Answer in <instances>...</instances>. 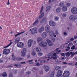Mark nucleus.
<instances>
[{"label":"nucleus","mask_w":77,"mask_h":77,"mask_svg":"<svg viewBox=\"0 0 77 77\" xmlns=\"http://www.w3.org/2000/svg\"><path fill=\"white\" fill-rule=\"evenodd\" d=\"M40 75H42V74H43V71L41 70L40 71Z\"/></svg>","instance_id":"50"},{"label":"nucleus","mask_w":77,"mask_h":77,"mask_svg":"<svg viewBox=\"0 0 77 77\" xmlns=\"http://www.w3.org/2000/svg\"><path fill=\"white\" fill-rule=\"evenodd\" d=\"M77 17L73 15H71L70 16L69 19L72 21H75L77 20Z\"/></svg>","instance_id":"5"},{"label":"nucleus","mask_w":77,"mask_h":77,"mask_svg":"<svg viewBox=\"0 0 77 77\" xmlns=\"http://www.w3.org/2000/svg\"><path fill=\"white\" fill-rule=\"evenodd\" d=\"M21 56L22 57H26V52H21Z\"/></svg>","instance_id":"26"},{"label":"nucleus","mask_w":77,"mask_h":77,"mask_svg":"<svg viewBox=\"0 0 77 77\" xmlns=\"http://www.w3.org/2000/svg\"><path fill=\"white\" fill-rule=\"evenodd\" d=\"M52 58H53V59H54V60H55L56 59V57H54V56H53V57H52Z\"/></svg>","instance_id":"62"},{"label":"nucleus","mask_w":77,"mask_h":77,"mask_svg":"<svg viewBox=\"0 0 77 77\" xmlns=\"http://www.w3.org/2000/svg\"><path fill=\"white\" fill-rule=\"evenodd\" d=\"M37 41L38 42L41 41H42V38L40 37L38 38H37Z\"/></svg>","instance_id":"32"},{"label":"nucleus","mask_w":77,"mask_h":77,"mask_svg":"<svg viewBox=\"0 0 77 77\" xmlns=\"http://www.w3.org/2000/svg\"><path fill=\"white\" fill-rule=\"evenodd\" d=\"M20 41V38L18 37L15 40V41L14 42L15 44H17V43H18V42Z\"/></svg>","instance_id":"18"},{"label":"nucleus","mask_w":77,"mask_h":77,"mask_svg":"<svg viewBox=\"0 0 77 77\" xmlns=\"http://www.w3.org/2000/svg\"><path fill=\"white\" fill-rule=\"evenodd\" d=\"M12 59L13 60H17V58L15 56L12 57Z\"/></svg>","instance_id":"35"},{"label":"nucleus","mask_w":77,"mask_h":77,"mask_svg":"<svg viewBox=\"0 0 77 77\" xmlns=\"http://www.w3.org/2000/svg\"><path fill=\"white\" fill-rule=\"evenodd\" d=\"M70 40L71 41H74V38L72 37L71 38V39H70Z\"/></svg>","instance_id":"54"},{"label":"nucleus","mask_w":77,"mask_h":77,"mask_svg":"<svg viewBox=\"0 0 77 77\" xmlns=\"http://www.w3.org/2000/svg\"><path fill=\"white\" fill-rule=\"evenodd\" d=\"M40 62H41V63H44L45 62L44 60H42L40 61Z\"/></svg>","instance_id":"51"},{"label":"nucleus","mask_w":77,"mask_h":77,"mask_svg":"<svg viewBox=\"0 0 77 77\" xmlns=\"http://www.w3.org/2000/svg\"><path fill=\"white\" fill-rule=\"evenodd\" d=\"M54 18H55V21H57L59 19V18L58 17H54Z\"/></svg>","instance_id":"40"},{"label":"nucleus","mask_w":77,"mask_h":77,"mask_svg":"<svg viewBox=\"0 0 77 77\" xmlns=\"http://www.w3.org/2000/svg\"><path fill=\"white\" fill-rule=\"evenodd\" d=\"M61 8H60V7H58L57 8V9H56V12H57V13H59V12H60V11H61Z\"/></svg>","instance_id":"17"},{"label":"nucleus","mask_w":77,"mask_h":77,"mask_svg":"<svg viewBox=\"0 0 77 77\" xmlns=\"http://www.w3.org/2000/svg\"><path fill=\"white\" fill-rule=\"evenodd\" d=\"M7 75L6 72H4L2 74V76L3 77H7Z\"/></svg>","instance_id":"20"},{"label":"nucleus","mask_w":77,"mask_h":77,"mask_svg":"<svg viewBox=\"0 0 77 77\" xmlns=\"http://www.w3.org/2000/svg\"><path fill=\"white\" fill-rule=\"evenodd\" d=\"M31 33L32 35H35V33H37V31H38V28H37L34 27L32 28V29H30L29 30V32L31 31Z\"/></svg>","instance_id":"1"},{"label":"nucleus","mask_w":77,"mask_h":77,"mask_svg":"<svg viewBox=\"0 0 77 77\" xmlns=\"http://www.w3.org/2000/svg\"><path fill=\"white\" fill-rule=\"evenodd\" d=\"M36 50L37 52H40V51H41V48H37Z\"/></svg>","instance_id":"29"},{"label":"nucleus","mask_w":77,"mask_h":77,"mask_svg":"<svg viewBox=\"0 0 77 77\" xmlns=\"http://www.w3.org/2000/svg\"><path fill=\"white\" fill-rule=\"evenodd\" d=\"M9 77H13L12 75V73H10L9 74Z\"/></svg>","instance_id":"48"},{"label":"nucleus","mask_w":77,"mask_h":77,"mask_svg":"<svg viewBox=\"0 0 77 77\" xmlns=\"http://www.w3.org/2000/svg\"><path fill=\"white\" fill-rule=\"evenodd\" d=\"M31 54L32 56H35L36 54V52L35 51H33L32 52Z\"/></svg>","instance_id":"37"},{"label":"nucleus","mask_w":77,"mask_h":77,"mask_svg":"<svg viewBox=\"0 0 77 77\" xmlns=\"http://www.w3.org/2000/svg\"><path fill=\"white\" fill-rule=\"evenodd\" d=\"M55 34L56 35H58L59 34V32H58V31L57 30L55 31Z\"/></svg>","instance_id":"58"},{"label":"nucleus","mask_w":77,"mask_h":77,"mask_svg":"<svg viewBox=\"0 0 77 77\" xmlns=\"http://www.w3.org/2000/svg\"><path fill=\"white\" fill-rule=\"evenodd\" d=\"M59 68H60V67L58 66H57L55 68V69L56 71H57V70L59 69Z\"/></svg>","instance_id":"44"},{"label":"nucleus","mask_w":77,"mask_h":77,"mask_svg":"<svg viewBox=\"0 0 77 77\" xmlns=\"http://www.w3.org/2000/svg\"><path fill=\"white\" fill-rule=\"evenodd\" d=\"M44 8V6H42L41 8L40 12V14H41V13H42V11H43V8Z\"/></svg>","instance_id":"41"},{"label":"nucleus","mask_w":77,"mask_h":77,"mask_svg":"<svg viewBox=\"0 0 77 77\" xmlns=\"http://www.w3.org/2000/svg\"><path fill=\"white\" fill-rule=\"evenodd\" d=\"M50 9H51V7H50V6H48L46 8V12L49 11L50 10Z\"/></svg>","instance_id":"21"},{"label":"nucleus","mask_w":77,"mask_h":77,"mask_svg":"<svg viewBox=\"0 0 77 77\" xmlns=\"http://www.w3.org/2000/svg\"><path fill=\"white\" fill-rule=\"evenodd\" d=\"M63 75L64 76V77H69V72L68 71H65L63 74Z\"/></svg>","instance_id":"9"},{"label":"nucleus","mask_w":77,"mask_h":77,"mask_svg":"<svg viewBox=\"0 0 77 77\" xmlns=\"http://www.w3.org/2000/svg\"><path fill=\"white\" fill-rule=\"evenodd\" d=\"M70 54L71 55V57H73L74 55H75V54L74 52H70Z\"/></svg>","instance_id":"30"},{"label":"nucleus","mask_w":77,"mask_h":77,"mask_svg":"<svg viewBox=\"0 0 77 77\" xmlns=\"http://www.w3.org/2000/svg\"><path fill=\"white\" fill-rule=\"evenodd\" d=\"M66 6H70V4L69 3H67L66 5Z\"/></svg>","instance_id":"55"},{"label":"nucleus","mask_w":77,"mask_h":77,"mask_svg":"<svg viewBox=\"0 0 77 77\" xmlns=\"http://www.w3.org/2000/svg\"><path fill=\"white\" fill-rule=\"evenodd\" d=\"M53 53H54V51H52L51 53L48 54L47 55V56H48V57H46V58H48L49 59H52V57L53 56Z\"/></svg>","instance_id":"6"},{"label":"nucleus","mask_w":77,"mask_h":77,"mask_svg":"<svg viewBox=\"0 0 77 77\" xmlns=\"http://www.w3.org/2000/svg\"><path fill=\"white\" fill-rule=\"evenodd\" d=\"M17 63V64H15L14 65V66H16V67H17V66H18V63Z\"/></svg>","instance_id":"45"},{"label":"nucleus","mask_w":77,"mask_h":77,"mask_svg":"<svg viewBox=\"0 0 77 77\" xmlns=\"http://www.w3.org/2000/svg\"><path fill=\"white\" fill-rule=\"evenodd\" d=\"M51 40L53 42H55L56 41V39L55 38H51Z\"/></svg>","instance_id":"43"},{"label":"nucleus","mask_w":77,"mask_h":77,"mask_svg":"<svg viewBox=\"0 0 77 77\" xmlns=\"http://www.w3.org/2000/svg\"><path fill=\"white\" fill-rule=\"evenodd\" d=\"M24 46V44L21 42H18L17 45V47H19V48H23Z\"/></svg>","instance_id":"4"},{"label":"nucleus","mask_w":77,"mask_h":77,"mask_svg":"<svg viewBox=\"0 0 77 77\" xmlns=\"http://www.w3.org/2000/svg\"><path fill=\"white\" fill-rule=\"evenodd\" d=\"M39 23V20L38 19L37 20L35 21L33 23V26H35L37 25Z\"/></svg>","instance_id":"19"},{"label":"nucleus","mask_w":77,"mask_h":77,"mask_svg":"<svg viewBox=\"0 0 77 77\" xmlns=\"http://www.w3.org/2000/svg\"><path fill=\"white\" fill-rule=\"evenodd\" d=\"M12 44V42H11L8 45H7L5 47V48H7V47H9L11 45V44Z\"/></svg>","instance_id":"39"},{"label":"nucleus","mask_w":77,"mask_h":77,"mask_svg":"<svg viewBox=\"0 0 77 77\" xmlns=\"http://www.w3.org/2000/svg\"><path fill=\"white\" fill-rule=\"evenodd\" d=\"M20 63L22 64H25L26 63V62H21Z\"/></svg>","instance_id":"61"},{"label":"nucleus","mask_w":77,"mask_h":77,"mask_svg":"<svg viewBox=\"0 0 77 77\" xmlns=\"http://www.w3.org/2000/svg\"><path fill=\"white\" fill-rule=\"evenodd\" d=\"M49 24L50 26L54 27L56 26V23L52 20H50L49 22Z\"/></svg>","instance_id":"7"},{"label":"nucleus","mask_w":77,"mask_h":77,"mask_svg":"<svg viewBox=\"0 0 77 77\" xmlns=\"http://www.w3.org/2000/svg\"><path fill=\"white\" fill-rule=\"evenodd\" d=\"M18 66L19 65V66L20 67H21V66H21V63H18Z\"/></svg>","instance_id":"60"},{"label":"nucleus","mask_w":77,"mask_h":77,"mask_svg":"<svg viewBox=\"0 0 77 77\" xmlns=\"http://www.w3.org/2000/svg\"><path fill=\"white\" fill-rule=\"evenodd\" d=\"M27 51V50L26 48H23V51H21L22 52H24V53H26Z\"/></svg>","instance_id":"36"},{"label":"nucleus","mask_w":77,"mask_h":77,"mask_svg":"<svg viewBox=\"0 0 77 77\" xmlns=\"http://www.w3.org/2000/svg\"><path fill=\"white\" fill-rule=\"evenodd\" d=\"M10 53V50L8 49H4L3 53V54H5V55H8V54H9Z\"/></svg>","instance_id":"3"},{"label":"nucleus","mask_w":77,"mask_h":77,"mask_svg":"<svg viewBox=\"0 0 77 77\" xmlns=\"http://www.w3.org/2000/svg\"><path fill=\"white\" fill-rule=\"evenodd\" d=\"M33 61V60H29L28 62H29V64H33V62L32 61Z\"/></svg>","instance_id":"34"},{"label":"nucleus","mask_w":77,"mask_h":77,"mask_svg":"<svg viewBox=\"0 0 77 77\" xmlns=\"http://www.w3.org/2000/svg\"><path fill=\"white\" fill-rule=\"evenodd\" d=\"M38 54L39 56H42L43 54L42 53L39 52L38 53Z\"/></svg>","instance_id":"49"},{"label":"nucleus","mask_w":77,"mask_h":77,"mask_svg":"<svg viewBox=\"0 0 77 77\" xmlns=\"http://www.w3.org/2000/svg\"><path fill=\"white\" fill-rule=\"evenodd\" d=\"M62 9L63 11H67V7L66 6H64L63 7Z\"/></svg>","instance_id":"22"},{"label":"nucleus","mask_w":77,"mask_h":77,"mask_svg":"<svg viewBox=\"0 0 77 77\" xmlns=\"http://www.w3.org/2000/svg\"><path fill=\"white\" fill-rule=\"evenodd\" d=\"M50 29V26L48 25H47L45 27V29L46 30L47 32L48 33L49 32V30Z\"/></svg>","instance_id":"14"},{"label":"nucleus","mask_w":77,"mask_h":77,"mask_svg":"<svg viewBox=\"0 0 77 77\" xmlns=\"http://www.w3.org/2000/svg\"><path fill=\"white\" fill-rule=\"evenodd\" d=\"M7 67L8 68H9V67H11V68H12V67H13V66L12 65H10L8 66H7Z\"/></svg>","instance_id":"53"},{"label":"nucleus","mask_w":77,"mask_h":77,"mask_svg":"<svg viewBox=\"0 0 77 77\" xmlns=\"http://www.w3.org/2000/svg\"><path fill=\"white\" fill-rule=\"evenodd\" d=\"M44 22H45L43 20V19L41 20L40 21V23H43Z\"/></svg>","instance_id":"57"},{"label":"nucleus","mask_w":77,"mask_h":77,"mask_svg":"<svg viewBox=\"0 0 77 77\" xmlns=\"http://www.w3.org/2000/svg\"><path fill=\"white\" fill-rule=\"evenodd\" d=\"M49 35H50V36L53 37L54 36V32L52 31H51L49 32Z\"/></svg>","instance_id":"23"},{"label":"nucleus","mask_w":77,"mask_h":77,"mask_svg":"<svg viewBox=\"0 0 77 77\" xmlns=\"http://www.w3.org/2000/svg\"><path fill=\"white\" fill-rule=\"evenodd\" d=\"M47 42L49 46H52L53 45V43L50 40L47 39Z\"/></svg>","instance_id":"13"},{"label":"nucleus","mask_w":77,"mask_h":77,"mask_svg":"<svg viewBox=\"0 0 77 77\" xmlns=\"http://www.w3.org/2000/svg\"><path fill=\"white\" fill-rule=\"evenodd\" d=\"M42 20L45 22H46V21H47V18L46 17L43 18Z\"/></svg>","instance_id":"42"},{"label":"nucleus","mask_w":77,"mask_h":77,"mask_svg":"<svg viewBox=\"0 0 77 77\" xmlns=\"http://www.w3.org/2000/svg\"><path fill=\"white\" fill-rule=\"evenodd\" d=\"M59 5L60 7H63V6H65V4L63 2H61L60 3Z\"/></svg>","instance_id":"25"},{"label":"nucleus","mask_w":77,"mask_h":77,"mask_svg":"<svg viewBox=\"0 0 77 77\" xmlns=\"http://www.w3.org/2000/svg\"><path fill=\"white\" fill-rule=\"evenodd\" d=\"M71 49L72 50H76L77 48H75V45H73L72 46V47L71 48Z\"/></svg>","instance_id":"31"},{"label":"nucleus","mask_w":77,"mask_h":77,"mask_svg":"<svg viewBox=\"0 0 77 77\" xmlns=\"http://www.w3.org/2000/svg\"><path fill=\"white\" fill-rule=\"evenodd\" d=\"M71 12L73 14L75 15L77 14V8L75 7L72 8L71 9Z\"/></svg>","instance_id":"2"},{"label":"nucleus","mask_w":77,"mask_h":77,"mask_svg":"<svg viewBox=\"0 0 77 77\" xmlns=\"http://www.w3.org/2000/svg\"><path fill=\"white\" fill-rule=\"evenodd\" d=\"M23 60V58L21 57H19L17 58V60L18 61H20V60Z\"/></svg>","instance_id":"33"},{"label":"nucleus","mask_w":77,"mask_h":77,"mask_svg":"<svg viewBox=\"0 0 77 77\" xmlns=\"http://www.w3.org/2000/svg\"><path fill=\"white\" fill-rule=\"evenodd\" d=\"M31 72L29 71H28V72H26V73L27 74H31Z\"/></svg>","instance_id":"46"},{"label":"nucleus","mask_w":77,"mask_h":77,"mask_svg":"<svg viewBox=\"0 0 77 77\" xmlns=\"http://www.w3.org/2000/svg\"><path fill=\"white\" fill-rule=\"evenodd\" d=\"M39 45L41 47H47V43L45 42H42L39 44Z\"/></svg>","instance_id":"8"},{"label":"nucleus","mask_w":77,"mask_h":77,"mask_svg":"<svg viewBox=\"0 0 77 77\" xmlns=\"http://www.w3.org/2000/svg\"><path fill=\"white\" fill-rule=\"evenodd\" d=\"M43 68L46 72H48V71L50 70V67L48 66L44 65L43 66Z\"/></svg>","instance_id":"12"},{"label":"nucleus","mask_w":77,"mask_h":77,"mask_svg":"<svg viewBox=\"0 0 77 77\" xmlns=\"http://www.w3.org/2000/svg\"><path fill=\"white\" fill-rule=\"evenodd\" d=\"M30 57V55L29 54L27 56V58H29V57Z\"/></svg>","instance_id":"64"},{"label":"nucleus","mask_w":77,"mask_h":77,"mask_svg":"<svg viewBox=\"0 0 77 77\" xmlns=\"http://www.w3.org/2000/svg\"><path fill=\"white\" fill-rule=\"evenodd\" d=\"M44 13H42L41 15L39 16V18H42L44 17Z\"/></svg>","instance_id":"28"},{"label":"nucleus","mask_w":77,"mask_h":77,"mask_svg":"<svg viewBox=\"0 0 77 77\" xmlns=\"http://www.w3.org/2000/svg\"><path fill=\"white\" fill-rule=\"evenodd\" d=\"M61 55L62 56H64V57H65V53H62L61 54Z\"/></svg>","instance_id":"52"},{"label":"nucleus","mask_w":77,"mask_h":77,"mask_svg":"<svg viewBox=\"0 0 77 77\" xmlns=\"http://www.w3.org/2000/svg\"><path fill=\"white\" fill-rule=\"evenodd\" d=\"M54 73L52 72L51 74L50 77H54Z\"/></svg>","instance_id":"38"},{"label":"nucleus","mask_w":77,"mask_h":77,"mask_svg":"<svg viewBox=\"0 0 77 77\" xmlns=\"http://www.w3.org/2000/svg\"><path fill=\"white\" fill-rule=\"evenodd\" d=\"M25 32L23 31V32H21L20 33L19 32L18 33V34H16L15 35V37H17V36H18V35H21L23 33H24Z\"/></svg>","instance_id":"24"},{"label":"nucleus","mask_w":77,"mask_h":77,"mask_svg":"<svg viewBox=\"0 0 77 77\" xmlns=\"http://www.w3.org/2000/svg\"><path fill=\"white\" fill-rule=\"evenodd\" d=\"M66 56L67 57H69L70 56V52H68L65 53Z\"/></svg>","instance_id":"27"},{"label":"nucleus","mask_w":77,"mask_h":77,"mask_svg":"<svg viewBox=\"0 0 77 77\" xmlns=\"http://www.w3.org/2000/svg\"><path fill=\"white\" fill-rule=\"evenodd\" d=\"M62 75V72L61 70H59L58 71L57 73V77H60L61 75Z\"/></svg>","instance_id":"11"},{"label":"nucleus","mask_w":77,"mask_h":77,"mask_svg":"<svg viewBox=\"0 0 77 77\" xmlns=\"http://www.w3.org/2000/svg\"><path fill=\"white\" fill-rule=\"evenodd\" d=\"M53 56H56V53H54H54L53 54Z\"/></svg>","instance_id":"56"},{"label":"nucleus","mask_w":77,"mask_h":77,"mask_svg":"<svg viewBox=\"0 0 77 77\" xmlns=\"http://www.w3.org/2000/svg\"><path fill=\"white\" fill-rule=\"evenodd\" d=\"M42 37H43V38H46L47 36V33H46V32H44L42 33Z\"/></svg>","instance_id":"15"},{"label":"nucleus","mask_w":77,"mask_h":77,"mask_svg":"<svg viewBox=\"0 0 77 77\" xmlns=\"http://www.w3.org/2000/svg\"><path fill=\"white\" fill-rule=\"evenodd\" d=\"M7 5H10V3H9V0H8V2H7Z\"/></svg>","instance_id":"59"},{"label":"nucleus","mask_w":77,"mask_h":77,"mask_svg":"<svg viewBox=\"0 0 77 77\" xmlns=\"http://www.w3.org/2000/svg\"><path fill=\"white\" fill-rule=\"evenodd\" d=\"M44 30V27L43 26H42L38 30V32H39L40 33H41V32H43Z\"/></svg>","instance_id":"16"},{"label":"nucleus","mask_w":77,"mask_h":77,"mask_svg":"<svg viewBox=\"0 0 77 77\" xmlns=\"http://www.w3.org/2000/svg\"><path fill=\"white\" fill-rule=\"evenodd\" d=\"M39 65H40V64H39V63H37L36 64V66H39Z\"/></svg>","instance_id":"63"},{"label":"nucleus","mask_w":77,"mask_h":77,"mask_svg":"<svg viewBox=\"0 0 77 77\" xmlns=\"http://www.w3.org/2000/svg\"><path fill=\"white\" fill-rule=\"evenodd\" d=\"M33 43V40H32L30 39L28 42V47H31L32 43Z\"/></svg>","instance_id":"10"},{"label":"nucleus","mask_w":77,"mask_h":77,"mask_svg":"<svg viewBox=\"0 0 77 77\" xmlns=\"http://www.w3.org/2000/svg\"><path fill=\"white\" fill-rule=\"evenodd\" d=\"M62 17H66V14H62Z\"/></svg>","instance_id":"47"}]
</instances>
